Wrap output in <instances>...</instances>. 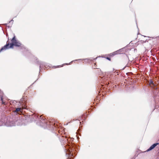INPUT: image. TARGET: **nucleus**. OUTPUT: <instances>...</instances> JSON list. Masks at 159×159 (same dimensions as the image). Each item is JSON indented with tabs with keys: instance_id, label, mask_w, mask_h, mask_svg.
<instances>
[{
	"instance_id": "obj_17",
	"label": "nucleus",
	"mask_w": 159,
	"mask_h": 159,
	"mask_svg": "<svg viewBox=\"0 0 159 159\" xmlns=\"http://www.w3.org/2000/svg\"><path fill=\"white\" fill-rule=\"evenodd\" d=\"M57 67H59V66H57Z\"/></svg>"
},
{
	"instance_id": "obj_14",
	"label": "nucleus",
	"mask_w": 159,
	"mask_h": 159,
	"mask_svg": "<svg viewBox=\"0 0 159 159\" xmlns=\"http://www.w3.org/2000/svg\"><path fill=\"white\" fill-rule=\"evenodd\" d=\"M7 25V24H4V25Z\"/></svg>"
},
{
	"instance_id": "obj_6",
	"label": "nucleus",
	"mask_w": 159,
	"mask_h": 159,
	"mask_svg": "<svg viewBox=\"0 0 159 159\" xmlns=\"http://www.w3.org/2000/svg\"><path fill=\"white\" fill-rule=\"evenodd\" d=\"M142 36H144V37H146V38H147L148 39H149L150 38H151L152 39H159V36H156V37H149V36H147V37L145 36H143V35H142Z\"/></svg>"
},
{
	"instance_id": "obj_11",
	"label": "nucleus",
	"mask_w": 159,
	"mask_h": 159,
	"mask_svg": "<svg viewBox=\"0 0 159 159\" xmlns=\"http://www.w3.org/2000/svg\"><path fill=\"white\" fill-rule=\"evenodd\" d=\"M26 107H27V106H25V105H24V106H23L22 107H21L22 108V110L23 109H26Z\"/></svg>"
},
{
	"instance_id": "obj_15",
	"label": "nucleus",
	"mask_w": 159,
	"mask_h": 159,
	"mask_svg": "<svg viewBox=\"0 0 159 159\" xmlns=\"http://www.w3.org/2000/svg\"><path fill=\"white\" fill-rule=\"evenodd\" d=\"M97 57L95 59H97Z\"/></svg>"
},
{
	"instance_id": "obj_16",
	"label": "nucleus",
	"mask_w": 159,
	"mask_h": 159,
	"mask_svg": "<svg viewBox=\"0 0 159 159\" xmlns=\"http://www.w3.org/2000/svg\"><path fill=\"white\" fill-rule=\"evenodd\" d=\"M8 28H9V26H8Z\"/></svg>"
},
{
	"instance_id": "obj_10",
	"label": "nucleus",
	"mask_w": 159,
	"mask_h": 159,
	"mask_svg": "<svg viewBox=\"0 0 159 159\" xmlns=\"http://www.w3.org/2000/svg\"><path fill=\"white\" fill-rule=\"evenodd\" d=\"M109 56L110 57H113L114 56V55H113V54L112 53H110L109 55Z\"/></svg>"
},
{
	"instance_id": "obj_12",
	"label": "nucleus",
	"mask_w": 159,
	"mask_h": 159,
	"mask_svg": "<svg viewBox=\"0 0 159 159\" xmlns=\"http://www.w3.org/2000/svg\"><path fill=\"white\" fill-rule=\"evenodd\" d=\"M106 58L109 61H111V58L110 57H106Z\"/></svg>"
},
{
	"instance_id": "obj_8",
	"label": "nucleus",
	"mask_w": 159,
	"mask_h": 159,
	"mask_svg": "<svg viewBox=\"0 0 159 159\" xmlns=\"http://www.w3.org/2000/svg\"><path fill=\"white\" fill-rule=\"evenodd\" d=\"M8 40H16L15 36L14 35V36L11 39L10 38L9 39V37H8Z\"/></svg>"
},
{
	"instance_id": "obj_13",
	"label": "nucleus",
	"mask_w": 159,
	"mask_h": 159,
	"mask_svg": "<svg viewBox=\"0 0 159 159\" xmlns=\"http://www.w3.org/2000/svg\"><path fill=\"white\" fill-rule=\"evenodd\" d=\"M13 20H11L9 22V23H11L12 25L13 23Z\"/></svg>"
},
{
	"instance_id": "obj_2",
	"label": "nucleus",
	"mask_w": 159,
	"mask_h": 159,
	"mask_svg": "<svg viewBox=\"0 0 159 159\" xmlns=\"http://www.w3.org/2000/svg\"><path fill=\"white\" fill-rule=\"evenodd\" d=\"M159 144L158 143H154L147 150V151H149L153 149L156 146Z\"/></svg>"
},
{
	"instance_id": "obj_3",
	"label": "nucleus",
	"mask_w": 159,
	"mask_h": 159,
	"mask_svg": "<svg viewBox=\"0 0 159 159\" xmlns=\"http://www.w3.org/2000/svg\"><path fill=\"white\" fill-rule=\"evenodd\" d=\"M74 148H70V147H69V146H67L66 147V150L67 151L69 152L70 153V152L74 150Z\"/></svg>"
},
{
	"instance_id": "obj_7",
	"label": "nucleus",
	"mask_w": 159,
	"mask_h": 159,
	"mask_svg": "<svg viewBox=\"0 0 159 159\" xmlns=\"http://www.w3.org/2000/svg\"><path fill=\"white\" fill-rule=\"evenodd\" d=\"M22 110L21 108H17L16 109V110L15 111V112H18L19 111H22Z\"/></svg>"
},
{
	"instance_id": "obj_4",
	"label": "nucleus",
	"mask_w": 159,
	"mask_h": 159,
	"mask_svg": "<svg viewBox=\"0 0 159 159\" xmlns=\"http://www.w3.org/2000/svg\"><path fill=\"white\" fill-rule=\"evenodd\" d=\"M149 84L150 86L152 88L155 87L156 85V84H155L154 83H153V81L152 80H151L149 81Z\"/></svg>"
},
{
	"instance_id": "obj_9",
	"label": "nucleus",
	"mask_w": 159,
	"mask_h": 159,
	"mask_svg": "<svg viewBox=\"0 0 159 159\" xmlns=\"http://www.w3.org/2000/svg\"><path fill=\"white\" fill-rule=\"evenodd\" d=\"M1 100L2 101V104H4V105H6V104L5 102L3 101V99L2 97L1 98Z\"/></svg>"
},
{
	"instance_id": "obj_1",
	"label": "nucleus",
	"mask_w": 159,
	"mask_h": 159,
	"mask_svg": "<svg viewBox=\"0 0 159 159\" xmlns=\"http://www.w3.org/2000/svg\"><path fill=\"white\" fill-rule=\"evenodd\" d=\"M21 45V44L18 40H10V42L8 40L6 44L0 50V52L9 48H13L14 46L19 47Z\"/></svg>"
},
{
	"instance_id": "obj_5",
	"label": "nucleus",
	"mask_w": 159,
	"mask_h": 159,
	"mask_svg": "<svg viewBox=\"0 0 159 159\" xmlns=\"http://www.w3.org/2000/svg\"><path fill=\"white\" fill-rule=\"evenodd\" d=\"M122 49H120L117 51H115L113 52L114 56L120 54L122 52Z\"/></svg>"
}]
</instances>
